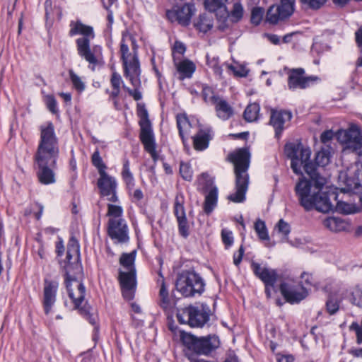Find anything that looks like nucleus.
<instances>
[{
  "label": "nucleus",
  "instance_id": "1",
  "mask_svg": "<svg viewBox=\"0 0 362 362\" xmlns=\"http://www.w3.org/2000/svg\"><path fill=\"white\" fill-rule=\"evenodd\" d=\"M285 153L291 158V167L294 173L301 175V168L310 177L308 180L304 177L297 182L295 190L300 204L306 211L313 209L319 212L329 213L334 208L344 214L354 212V206L344 202H337L334 206L332 199L337 200L334 189L327 185V180L320 176L315 165L310 160L311 151L304 148L301 144L289 143L285 146Z\"/></svg>",
  "mask_w": 362,
  "mask_h": 362
},
{
  "label": "nucleus",
  "instance_id": "2",
  "mask_svg": "<svg viewBox=\"0 0 362 362\" xmlns=\"http://www.w3.org/2000/svg\"><path fill=\"white\" fill-rule=\"evenodd\" d=\"M79 257L78 242L75 238L72 237L69 241L66 260L62 267L64 270L66 276V283L69 296L76 308L81 307L84 300L86 293L83 284L74 276L75 273L80 272L81 270Z\"/></svg>",
  "mask_w": 362,
  "mask_h": 362
},
{
  "label": "nucleus",
  "instance_id": "3",
  "mask_svg": "<svg viewBox=\"0 0 362 362\" xmlns=\"http://www.w3.org/2000/svg\"><path fill=\"white\" fill-rule=\"evenodd\" d=\"M120 54L123 62L124 76L130 81L134 88L131 89L125 86L123 88L135 100H139L142 96L138 89L141 85L139 78L141 70L137 57V45L135 39L129 33L123 34L120 45Z\"/></svg>",
  "mask_w": 362,
  "mask_h": 362
},
{
  "label": "nucleus",
  "instance_id": "4",
  "mask_svg": "<svg viewBox=\"0 0 362 362\" xmlns=\"http://www.w3.org/2000/svg\"><path fill=\"white\" fill-rule=\"evenodd\" d=\"M228 159L234 165L235 175V192L228 196V199L235 203L243 202L248 188L250 153L246 148H238L228 156Z\"/></svg>",
  "mask_w": 362,
  "mask_h": 362
},
{
  "label": "nucleus",
  "instance_id": "5",
  "mask_svg": "<svg viewBox=\"0 0 362 362\" xmlns=\"http://www.w3.org/2000/svg\"><path fill=\"white\" fill-rule=\"evenodd\" d=\"M59 153L54 125L47 122L40 126V139L35 155L37 165L55 166Z\"/></svg>",
  "mask_w": 362,
  "mask_h": 362
},
{
  "label": "nucleus",
  "instance_id": "6",
  "mask_svg": "<svg viewBox=\"0 0 362 362\" xmlns=\"http://www.w3.org/2000/svg\"><path fill=\"white\" fill-rule=\"evenodd\" d=\"M136 251L130 253H123L119 258V263L122 269L119 271V282L122 287V295L124 298L131 300L134 298L136 287V269L134 261Z\"/></svg>",
  "mask_w": 362,
  "mask_h": 362
},
{
  "label": "nucleus",
  "instance_id": "7",
  "mask_svg": "<svg viewBox=\"0 0 362 362\" xmlns=\"http://www.w3.org/2000/svg\"><path fill=\"white\" fill-rule=\"evenodd\" d=\"M176 289L185 297L201 294L204 290V283L200 276L194 272H184L176 281Z\"/></svg>",
  "mask_w": 362,
  "mask_h": 362
},
{
  "label": "nucleus",
  "instance_id": "8",
  "mask_svg": "<svg viewBox=\"0 0 362 362\" xmlns=\"http://www.w3.org/2000/svg\"><path fill=\"white\" fill-rule=\"evenodd\" d=\"M209 313L204 307L190 306L180 310L177 314L178 321L191 327H201L209 320Z\"/></svg>",
  "mask_w": 362,
  "mask_h": 362
},
{
  "label": "nucleus",
  "instance_id": "9",
  "mask_svg": "<svg viewBox=\"0 0 362 362\" xmlns=\"http://www.w3.org/2000/svg\"><path fill=\"white\" fill-rule=\"evenodd\" d=\"M139 116L140 117L139 125L141 127L140 139L144 148L148 151L154 160L157 156L155 151V141L153 134L149 119H148L147 110L144 107L139 109Z\"/></svg>",
  "mask_w": 362,
  "mask_h": 362
},
{
  "label": "nucleus",
  "instance_id": "10",
  "mask_svg": "<svg viewBox=\"0 0 362 362\" xmlns=\"http://www.w3.org/2000/svg\"><path fill=\"white\" fill-rule=\"evenodd\" d=\"M337 138L344 146V149L358 153L362 144V135L356 125L351 124L347 129L339 130Z\"/></svg>",
  "mask_w": 362,
  "mask_h": 362
},
{
  "label": "nucleus",
  "instance_id": "11",
  "mask_svg": "<svg viewBox=\"0 0 362 362\" xmlns=\"http://www.w3.org/2000/svg\"><path fill=\"white\" fill-rule=\"evenodd\" d=\"M280 291L286 301L291 303H298L308 295L303 286L293 279L283 281L280 285Z\"/></svg>",
  "mask_w": 362,
  "mask_h": 362
},
{
  "label": "nucleus",
  "instance_id": "12",
  "mask_svg": "<svg viewBox=\"0 0 362 362\" xmlns=\"http://www.w3.org/2000/svg\"><path fill=\"white\" fill-rule=\"evenodd\" d=\"M294 1L281 0L280 4L270 6L266 16L267 21L271 24H276L289 17L293 12Z\"/></svg>",
  "mask_w": 362,
  "mask_h": 362
},
{
  "label": "nucleus",
  "instance_id": "13",
  "mask_svg": "<svg viewBox=\"0 0 362 362\" xmlns=\"http://www.w3.org/2000/svg\"><path fill=\"white\" fill-rule=\"evenodd\" d=\"M90 41L86 39H77L76 40L78 54L88 62L92 70L98 62V57L101 52L99 46L90 47Z\"/></svg>",
  "mask_w": 362,
  "mask_h": 362
},
{
  "label": "nucleus",
  "instance_id": "14",
  "mask_svg": "<svg viewBox=\"0 0 362 362\" xmlns=\"http://www.w3.org/2000/svg\"><path fill=\"white\" fill-rule=\"evenodd\" d=\"M98 185L102 196L106 197L107 199L111 202L117 201L116 195L117 183L114 177L110 176L105 172H101Z\"/></svg>",
  "mask_w": 362,
  "mask_h": 362
},
{
  "label": "nucleus",
  "instance_id": "15",
  "mask_svg": "<svg viewBox=\"0 0 362 362\" xmlns=\"http://www.w3.org/2000/svg\"><path fill=\"white\" fill-rule=\"evenodd\" d=\"M194 12L192 6L184 4L181 6H175L173 9L168 11L166 16L171 22L177 21L182 25H187Z\"/></svg>",
  "mask_w": 362,
  "mask_h": 362
},
{
  "label": "nucleus",
  "instance_id": "16",
  "mask_svg": "<svg viewBox=\"0 0 362 362\" xmlns=\"http://www.w3.org/2000/svg\"><path fill=\"white\" fill-rule=\"evenodd\" d=\"M184 197L182 194H177L175 197L174 205V214L177 218L179 226L180 233L183 237H187L188 233L187 221L185 216V211L184 208Z\"/></svg>",
  "mask_w": 362,
  "mask_h": 362
},
{
  "label": "nucleus",
  "instance_id": "17",
  "mask_svg": "<svg viewBox=\"0 0 362 362\" xmlns=\"http://www.w3.org/2000/svg\"><path fill=\"white\" fill-rule=\"evenodd\" d=\"M288 86L290 89L305 88L315 77H305L304 70L301 68L293 69L288 71Z\"/></svg>",
  "mask_w": 362,
  "mask_h": 362
},
{
  "label": "nucleus",
  "instance_id": "18",
  "mask_svg": "<svg viewBox=\"0 0 362 362\" xmlns=\"http://www.w3.org/2000/svg\"><path fill=\"white\" fill-rule=\"evenodd\" d=\"M290 112L272 110L270 116V124L274 128L275 136L279 138L284 129V124L291 119Z\"/></svg>",
  "mask_w": 362,
  "mask_h": 362
},
{
  "label": "nucleus",
  "instance_id": "19",
  "mask_svg": "<svg viewBox=\"0 0 362 362\" xmlns=\"http://www.w3.org/2000/svg\"><path fill=\"white\" fill-rule=\"evenodd\" d=\"M252 268L255 274L264 283L265 286H274L277 279V274L274 269L262 267L256 262H252Z\"/></svg>",
  "mask_w": 362,
  "mask_h": 362
},
{
  "label": "nucleus",
  "instance_id": "20",
  "mask_svg": "<svg viewBox=\"0 0 362 362\" xmlns=\"http://www.w3.org/2000/svg\"><path fill=\"white\" fill-rule=\"evenodd\" d=\"M219 345L218 338L216 336L197 338L194 351L199 354L207 355Z\"/></svg>",
  "mask_w": 362,
  "mask_h": 362
},
{
  "label": "nucleus",
  "instance_id": "21",
  "mask_svg": "<svg viewBox=\"0 0 362 362\" xmlns=\"http://www.w3.org/2000/svg\"><path fill=\"white\" fill-rule=\"evenodd\" d=\"M108 233L112 239L118 243H125L129 239L125 221L110 222L108 226Z\"/></svg>",
  "mask_w": 362,
  "mask_h": 362
},
{
  "label": "nucleus",
  "instance_id": "22",
  "mask_svg": "<svg viewBox=\"0 0 362 362\" xmlns=\"http://www.w3.org/2000/svg\"><path fill=\"white\" fill-rule=\"evenodd\" d=\"M57 288L58 284L56 282L46 281L45 283L43 306L46 315L49 313L55 303Z\"/></svg>",
  "mask_w": 362,
  "mask_h": 362
},
{
  "label": "nucleus",
  "instance_id": "23",
  "mask_svg": "<svg viewBox=\"0 0 362 362\" xmlns=\"http://www.w3.org/2000/svg\"><path fill=\"white\" fill-rule=\"evenodd\" d=\"M69 36L72 37L76 35H81L83 37L78 39H86L90 40L94 38V31L91 26L83 24L80 21H71L69 24Z\"/></svg>",
  "mask_w": 362,
  "mask_h": 362
},
{
  "label": "nucleus",
  "instance_id": "24",
  "mask_svg": "<svg viewBox=\"0 0 362 362\" xmlns=\"http://www.w3.org/2000/svg\"><path fill=\"white\" fill-rule=\"evenodd\" d=\"M209 11L216 13V16L219 20L224 21L225 20L229 19V21L233 23L238 22L243 18L244 13L243 7L239 2H236L233 4V9L230 13L226 10L227 14H224L219 8Z\"/></svg>",
  "mask_w": 362,
  "mask_h": 362
},
{
  "label": "nucleus",
  "instance_id": "25",
  "mask_svg": "<svg viewBox=\"0 0 362 362\" xmlns=\"http://www.w3.org/2000/svg\"><path fill=\"white\" fill-rule=\"evenodd\" d=\"M211 139L209 129H201L193 136L194 148L197 151H203L208 148L209 141Z\"/></svg>",
  "mask_w": 362,
  "mask_h": 362
},
{
  "label": "nucleus",
  "instance_id": "26",
  "mask_svg": "<svg viewBox=\"0 0 362 362\" xmlns=\"http://www.w3.org/2000/svg\"><path fill=\"white\" fill-rule=\"evenodd\" d=\"M55 166L37 165V172L39 181L43 185H51L56 182L54 168Z\"/></svg>",
  "mask_w": 362,
  "mask_h": 362
},
{
  "label": "nucleus",
  "instance_id": "27",
  "mask_svg": "<svg viewBox=\"0 0 362 362\" xmlns=\"http://www.w3.org/2000/svg\"><path fill=\"white\" fill-rule=\"evenodd\" d=\"M175 65L180 74L179 78L181 80L185 78H191L196 69L195 64L188 59L180 62H175Z\"/></svg>",
  "mask_w": 362,
  "mask_h": 362
},
{
  "label": "nucleus",
  "instance_id": "28",
  "mask_svg": "<svg viewBox=\"0 0 362 362\" xmlns=\"http://www.w3.org/2000/svg\"><path fill=\"white\" fill-rule=\"evenodd\" d=\"M176 120L179 134L181 136L183 143H185L186 136L189 134L192 125L185 114H178L176 116Z\"/></svg>",
  "mask_w": 362,
  "mask_h": 362
},
{
  "label": "nucleus",
  "instance_id": "29",
  "mask_svg": "<svg viewBox=\"0 0 362 362\" xmlns=\"http://www.w3.org/2000/svg\"><path fill=\"white\" fill-rule=\"evenodd\" d=\"M214 25L211 13H204L199 16L194 22V26L201 32L206 33L212 28Z\"/></svg>",
  "mask_w": 362,
  "mask_h": 362
},
{
  "label": "nucleus",
  "instance_id": "30",
  "mask_svg": "<svg viewBox=\"0 0 362 362\" xmlns=\"http://www.w3.org/2000/svg\"><path fill=\"white\" fill-rule=\"evenodd\" d=\"M333 149L329 145L324 146L315 156V163L318 166H326L330 162Z\"/></svg>",
  "mask_w": 362,
  "mask_h": 362
},
{
  "label": "nucleus",
  "instance_id": "31",
  "mask_svg": "<svg viewBox=\"0 0 362 362\" xmlns=\"http://www.w3.org/2000/svg\"><path fill=\"white\" fill-rule=\"evenodd\" d=\"M325 228L334 232H339L347 228L348 224L338 217H329L323 221Z\"/></svg>",
  "mask_w": 362,
  "mask_h": 362
},
{
  "label": "nucleus",
  "instance_id": "32",
  "mask_svg": "<svg viewBox=\"0 0 362 362\" xmlns=\"http://www.w3.org/2000/svg\"><path fill=\"white\" fill-rule=\"evenodd\" d=\"M214 105L217 116L219 118L226 120L232 116L233 113V109L226 100L219 98Z\"/></svg>",
  "mask_w": 362,
  "mask_h": 362
},
{
  "label": "nucleus",
  "instance_id": "33",
  "mask_svg": "<svg viewBox=\"0 0 362 362\" xmlns=\"http://www.w3.org/2000/svg\"><path fill=\"white\" fill-rule=\"evenodd\" d=\"M218 197V189L216 187L212 186L205 197L204 209L206 214L211 213L216 206Z\"/></svg>",
  "mask_w": 362,
  "mask_h": 362
},
{
  "label": "nucleus",
  "instance_id": "34",
  "mask_svg": "<svg viewBox=\"0 0 362 362\" xmlns=\"http://www.w3.org/2000/svg\"><path fill=\"white\" fill-rule=\"evenodd\" d=\"M123 210L122 208L116 204H109L107 205V216H109V223L112 221H122L124 219L122 218Z\"/></svg>",
  "mask_w": 362,
  "mask_h": 362
},
{
  "label": "nucleus",
  "instance_id": "35",
  "mask_svg": "<svg viewBox=\"0 0 362 362\" xmlns=\"http://www.w3.org/2000/svg\"><path fill=\"white\" fill-rule=\"evenodd\" d=\"M340 179H344L345 186L341 188L342 192H357L360 187V183L355 179L347 178L345 174H341L339 177Z\"/></svg>",
  "mask_w": 362,
  "mask_h": 362
},
{
  "label": "nucleus",
  "instance_id": "36",
  "mask_svg": "<svg viewBox=\"0 0 362 362\" xmlns=\"http://www.w3.org/2000/svg\"><path fill=\"white\" fill-rule=\"evenodd\" d=\"M259 106L257 103H252L246 107L244 112V118L247 122H254L257 119Z\"/></svg>",
  "mask_w": 362,
  "mask_h": 362
},
{
  "label": "nucleus",
  "instance_id": "37",
  "mask_svg": "<svg viewBox=\"0 0 362 362\" xmlns=\"http://www.w3.org/2000/svg\"><path fill=\"white\" fill-rule=\"evenodd\" d=\"M255 230L261 240H269V236L266 227L265 222L261 219H257L254 226Z\"/></svg>",
  "mask_w": 362,
  "mask_h": 362
},
{
  "label": "nucleus",
  "instance_id": "38",
  "mask_svg": "<svg viewBox=\"0 0 362 362\" xmlns=\"http://www.w3.org/2000/svg\"><path fill=\"white\" fill-rule=\"evenodd\" d=\"M226 1V0H205V8L208 11H215L219 8L224 14H227Z\"/></svg>",
  "mask_w": 362,
  "mask_h": 362
},
{
  "label": "nucleus",
  "instance_id": "39",
  "mask_svg": "<svg viewBox=\"0 0 362 362\" xmlns=\"http://www.w3.org/2000/svg\"><path fill=\"white\" fill-rule=\"evenodd\" d=\"M69 74L73 87L79 93L83 92L86 88V85L82 78L71 69L69 70Z\"/></svg>",
  "mask_w": 362,
  "mask_h": 362
},
{
  "label": "nucleus",
  "instance_id": "40",
  "mask_svg": "<svg viewBox=\"0 0 362 362\" xmlns=\"http://www.w3.org/2000/svg\"><path fill=\"white\" fill-rule=\"evenodd\" d=\"M350 302L354 305L362 309V288L357 286L353 288L351 293Z\"/></svg>",
  "mask_w": 362,
  "mask_h": 362
},
{
  "label": "nucleus",
  "instance_id": "41",
  "mask_svg": "<svg viewBox=\"0 0 362 362\" xmlns=\"http://www.w3.org/2000/svg\"><path fill=\"white\" fill-rule=\"evenodd\" d=\"M159 296H160V306L164 309L168 308L170 305V300L168 291L165 287V284L163 281H162V283H161V286H160V291H159Z\"/></svg>",
  "mask_w": 362,
  "mask_h": 362
},
{
  "label": "nucleus",
  "instance_id": "42",
  "mask_svg": "<svg viewBox=\"0 0 362 362\" xmlns=\"http://www.w3.org/2000/svg\"><path fill=\"white\" fill-rule=\"evenodd\" d=\"M180 339L183 344L186 346L189 349L192 351L194 350L195 343L197 341V337L189 333L181 332Z\"/></svg>",
  "mask_w": 362,
  "mask_h": 362
},
{
  "label": "nucleus",
  "instance_id": "43",
  "mask_svg": "<svg viewBox=\"0 0 362 362\" xmlns=\"http://www.w3.org/2000/svg\"><path fill=\"white\" fill-rule=\"evenodd\" d=\"M203 98L207 103L214 105L219 99L213 92L212 89L209 87H204L202 90Z\"/></svg>",
  "mask_w": 362,
  "mask_h": 362
},
{
  "label": "nucleus",
  "instance_id": "44",
  "mask_svg": "<svg viewBox=\"0 0 362 362\" xmlns=\"http://www.w3.org/2000/svg\"><path fill=\"white\" fill-rule=\"evenodd\" d=\"M207 63L208 65L214 70V74L221 77L223 69L219 65L218 59L215 57H207Z\"/></svg>",
  "mask_w": 362,
  "mask_h": 362
},
{
  "label": "nucleus",
  "instance_id": "45",
  "mask_svg": "<svg viewBox=\"0 0 362 362\" xmlns=\"http://www.w3.org/2000/svg\"><path fill=\"white\" fill-rule=\"evenodd\" d=\"M277 231L281 233L284 239H286L288 235L290 233L291 228L288 223L283 219H280L275 228Z\"/></svg>",
  "mask_w": 362,
  "mask_h": 362
},
{
  "label": "nucleus",
  "instance_id": "46",
  "mask_svg": "<svg viewBox=\"0 0 362 362\" xmlns=\"http://www.w3.org/2000/svg\"><path fill=\"white\" fill-rule=\"evenodd\" d=\"M122 177L128 186L133 185V176L129 170V163L126 160L123 165Z\"/></svg>",
  "mask_w": 362,
  "mask_h": 362
},
{
  "label": "nucleus",
  "instance_id": "47",
  "mask_svg": "<svg viewBox=\"0 0 362 362\" xmlns=\"http://www.w3.org/2000/svg\"><path fill=\"white\" fill-rule=\"evenodd\" d=\"M349 330L355 332L356 336V342L358 344H362V320L361 324L353 322L349 326Z\"/></svg>",
  "mask_w": 362,
  "mask_h": 362
},
{
  "label": "nucleus",
  "instance_id": "48",
  "mask_svg": "<svg viewBox=\"0 0 362 362\" xmlns=\"http://www.w3.org/2000/svg\"><path fill=\"white\" fill-rule=\"evenodd\" d=\"M92 162L93 164L98 169L99 174H101V172H105V169L106 166L103 163L102 158L100 156L99 151H96L92 156Z\"/></svg>",
  "mask_w": 362,
  "mask_h": 362
},
{
  "label": "nucleus",
  "instance_id": "49",
  "mask_svg": "<svg viewBox=\"0 0 362 362\" xmlns=\"http://www.w3.org/2000/svg\"><path fill=\"white\" fill-rule=\"evenodd\" d=\"M180 173L185 180L190 181L192 178V170L190 166L187 163H180Z\"/></svg>",
  "mask_w": 362,
  "mask_h": 362
},
{
  "label": "nucleus",
  "instance_id": "50",
  "mask_svg": "<svg viewBox=\"0 0 362 362\" xmlns=\"http://www.w3.org/2000/svg\"><path fill=\"white\" fill-rule=\"evenodd\" d=\"M226 67L231 70L235 76H246L248 73V70L243 66H233L229 64H226Z\"/></svg>",
  "mask_w": 362,
  "mask_h": 362
},
{
  "label": "nucleus",
  "instance_id": "51",
  "mask_svg": "<svg viewBox=\"0 0 362 362\" xmlns=\"http://www.w3.org/2000/svg\"><path fill=\"white\" fill-rule=\"evenodd\" d=\"M264 10L261 8H254L252 11L251 21L253 24L258 25L263 17Z\"/></svg>",
  "mask_w": 362,
  "mask_h": 362
},
{
  "label": "nucleus",
  "instance_id": "52",
  "mask_svg": "<svg viewBox=\"0 0 362 362\" xmlns=\"http://www.w3.org/2000/svg\"><path fill=\"white\" fill-rule=\"evenodd\" d=\"M300 1L307 8L318 9L325 4L327 0H300Z\"/></svg>",
  "mask_w": 362,
  "mask_h": 362
},
{
  "label": "nucleus",
  "instance_id": "53",
  "mask_svg": "<svg viewBox=\"0 0 362 362\" xmlns=\"http://www.w3.org/2000/svg\"><path fill=\"white\" fill-rule=\"evenodd\" d=\"M327 311L331 314H334L339 309V302L334 297H329L327 301Z\"/></svg>",
  "mask_w": 362,
  "mask_h": 362
},
{
  "label": "nucleus",
  "instance_id": "54",
  "mask_svg": "<svg viewBox=\"0 0 362 362\" xmlns=\"http://www.w3.org/2000/svg\"><path fill=\"white\" fill-rule=\"evenodd\" d=\"M221 238L226 247L230 246L233 243V237L231 231L223 229L221 231Z\"/></svg>",
  "mask_w": 362,
  "mask_h": 362
},
{
  "label": "nucleus",
  "instance_id": "55",
  "mask_svg": "<svg viewBox=\"0 0 362 362\" xmlns=\"http://www.w3.org/2000/svg\"><path fill=\"white\" fill-rule=\"evenodd\" d=\"M334 133L333 131H332V130L325 131L324 132H322L321 134V136H320L321 142L325 144V146L329 145L328 144L332 140V139L334 138Z\"/></svg>",
  "mask_w": 362,
  "mask_h": 362
},
{
  "label": "nucleus",
  "instance_id": "56",
  "mask_svg": "<svg viewBox=\"0 0 362 362\" xmlns=\"http://www.w3.org/2000/svg\"><path fill=\"white\" fill-rule=\"evenodd\" d=\"M185 52V45L180 42H176L173 47V57L174 62H176V54H183Z\"/></svg>",
  "mask_w": 362,
  "mask_h": 362
},
{
  "label": "nucleus",
  "instance_id": "57",
  "mask_svg": "<svg viewBox=\"0 0 362 362\" xmlns=\"http://www.w3.org/2000/svg\"><path fill=\"white\" fill-rule=\"evenodd\" d=\"M122 82V81L120 75L115 72L113 73L111 78V85L112 88L120 89Z\"/></svg>",
  "mask_w": 362,
  "mask_h": 362
},
{
  "label": "nucleus",
  "instance_id": "58",
  "mask_svg": "<svg viewBox=\"0 0 362 362\" xmlns=\"http://www.w3.org/2000/svg\"><path fill=\"white\" fill-rule=\"evenodd\" d=\"M46 103H47V107L49 108V110L51 112H57V101L53 96H51V95L47 96Z\"/></svg>",
  "mask_w": 362,
  "mask_h": 362
},
{
  "label": "nucleus",
  "instance_id": "59",
  "mask_svg": "<svg viewBox=\"0 0 362 362\" xmlns=\"http://www.w3.org/2000/svg\"><path fill=\"white\" fill-rule=\"evenodd\" d=\"M243 254H244V249L241 246L239 248L238 252L235 253L233 255V263L235 265L238 266L240 263L243 256Z\"/></svg>",
  "mask_w": 362,
  "mask_h": 362
},
{
  "label": "nucleus",
  "instance_id": "60",
  "mask_svg": "<svg viewBox=\"0 0 362 362\" xmlns=\"http://www.w3.org/2000/svg\"><path fill=\"white\" fill-rule=\"evenodd\" d=\"M355 40L358 47H362V27L359 28L355 33Z\"/></svg>",
  "mask_w": 362,
  "mask_h": 362
},
{
  "label": "nucleus",
  "instance_id": "61",
  "mask_svg": "<svg viewBox=\"0 0 362 362\" xmlns=\"http://www.w3.org/2000/svg\"><path fill=\"white\" fill-rule=\"evenodd\" d=\"M64 250V247L63 241L59 240L56 243V252L57 253V255L59 256H61L63 255Z\"/></svg>",
  "mask_w": 362,
  "mask_h": 362
},
{
  "label": "nucleus",
  "instance_id": "62",
  "mask_svg": "<svg viewBox=\"0 0 362 362\" xmlns=\"http://www.w3.org/2000/svg\"><path fill=\"white\" fill-rule=\"evenodd\" d=\"M276 359L278 362H293V357L288 355L277 356Z\"/></svg>",
  "mask_w": 362,
  "mask_h": 362
},
{
  "label": "nucleus",
  "instance_id": "63",
  "mask_svg": "<svg viewBox=\"0 0 362 362\" xmlns=\"http://www.w3.org/2000/svg\"><path fill=\"white\" fill-rule=\"evenodd\" d=\"M350 353L355 357L362 358V349H352Z\"/></svg>",
  "mask_w": 362,
  "mask_h": 362
},
{
  "label": "nucleus",
  "instance_id": "64",
  "mask_svg": "<svg viewBox=\"0 0 362 362\" xmlns=\"http://www.w3.org/2000/svg\"><path fill=\"white\" fill-rule=\"evenodd\" d=\"M59 95L64 99V100L66 103H69L71 100V95L69 93H60Z\"/></svg>",
  "mask_w": 362,
  "mask_h": 362
}]
</instances>
